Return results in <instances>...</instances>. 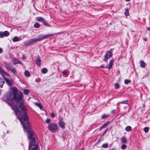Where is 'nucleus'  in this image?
<instances>
[{
    "label": "nucleus",
    "mask_w": 150,
    "mask_h": 150,
    "mask_svg": "<svg viewBox=\"0 0 150 150\" xmlns=\"http://www.w3.org/2000/svg\"><path fill=\"white\" fill-rule=\"evenodd\" d=\"M0 73L3 76L7 75L6 73L1 67H0Z\"/></svg>",
    "instance_id": "6e6552de"
},
{
    "label": "nucleus",
    "mask_w": 150,
    "mask_h": 150,
    "mask_svg": "<svg viewBox=\"0 0 150 150\" xmlns=\"http://www.w3.org/2000/svg\"><path fill=\"white\" fill-rule=\"evenodd\" d=\"M13 63L14 64H16L20 63L21 64L22 63L19 60L17 59H14L13 61Z\"/></svg>",
    "instance_id": "9b49d317"
},
{
    "label": "nucleus",
    "mask_w": 150,
    "mask_h": 150,
    "mask_svg": "<svg viewBox=\"0 0 150 150\" xmlns=\"http://www.w3.org/2000/svg\"><path fill=\"white\" fill-rule=\"evenodd\" d=\"M4 78L5 79V80L7 82V83H8V82H9V81L8 79H6V77H4Z\"/></svg>",
    "instance_id": "f704fd0d"
},
{
    "label": "nucleus",
    "mask_w": 150,
    "mask_h": 150,
    "mask_svg": "<svg viewBox=\"0 0 150 150\" xmlns=\"http://www.w3.org/2000/svg\"><path fill=\"white\" fill-rule=\"evenodd\" d=\"M58 125L62 129H64L65 128V123L62 121V119H60Z\"/></svg>",
    "instance_id": "39448f33"
},
{
    "label": "nucleus",
    "mask_w": 150,
    "mask_h": 150,
    "mask_svg": "<svg viewBox=\"0 0 150 150\" xmlns=\"http://www.w3.org/2000/svg\"><path fill=\"white\" fill-rule=\"evenodd\" d=\"M36 64L39 66H40L41 64V60L39 58H37L36 60Z\"/></svg>",
    "instance_id": "1a4fd4ad"
},
{
    "label": "nucleus",
    "mask_w": 150,
    "mask_h": 150,
    "mask_svg": "<svg viewBox=\"0 0 150 150\" xmlns=\"http://www.w3.org/2000/svg\"><path fill=\"white\" fill-rule=\"evenodd\" d=\"M35 104L36 106L38 107L41 110L42 109V106L40 104L37 103H35Z\"/></svg>",
    "instance_id": "aec40b11"
},
{
    "label": "nucleus",
    "mask_w": 150,
    "mask_h": 150,
    "mask_svg": "<svg viewBox=\"0 0 150 150\" xmlns=\"http://www.w3.org/2000/svg\"><path fill=\"white\" fill-rule=\"evenodd\" d=\"M51 116L52 117H54L55 116V115L54 112H52L51 114Z\"/></svg>",
    "instance_id": "7c9ffc66"
},
{
    "label": "nucleus",
    "mask_w": 150,
    "mask_h": 150,
    "mask_svg": "<svg viewBox=\"0 0 150 150\" xmlns=\"http://www.w3.org/2000/svg\"><path fill=\"white\" fill-rule=\"evenodd\" d=\"M9 35V33L7 31H5L4 32H0V37L2 38L4 37H6Z\"/></svg>",
    "instance_id": "423d86ee"
},
{
    "label": "nucleus",
    "mask_w": 150,
    "mask_h": 150,
    "mask_svg": "<svg viewBox=\"0 0 150 150\" xmlns=\"http://www.w3.org/2000/svg\"><path fill=\"white\" fill-rule=\"evenodd\" d=\"M102 147L103 148H106L108 147V144L107 143L103 144L102 145Z\"/></svg>",
    "instance_id": "cd10ccee"
},
{
    "label": "nucleus",
    "mask_w": 150,
    "mask_h": 150,
    "mask_svg": "<svg viewBox=\"0 0 150 150\" xmlns=\"http://www.w3.org/2000/svg\"><path fill=\"white\" fill-rule=\"evenodd\" d=\"M147 29L148 30L150 31V27L147 28Z\"/></svg>",
    "instance_id": "4c0bfd02"
},
{
    "label": "nucleus",
    "mask_w": 150,
    "mask_h": 150,
    "mask_svg": "<svg viewBox=\"0 0 150 150\" xmlns=\"http://www.w3.org/2000/svg\"><path fill=\"white\" fill-rule=\"evenodd\" d=\"M125 15L126 16H128L129 15V10L128 8H126L125 9Z\"/></svg>",
    "instance_id": "4468645a"
},
{
    "label": "nucleus",
    "mask_w": 150,
    "mask_h": 150,
    "mask_svg": "<svg viewBox=\"0 0 150 150\" xmlns=\"http://www.w3.org/2000/svg\"><path fill=\"white\" fill-rule=\"evenodd\" d=\"M122 103L124 104H127V100H125L122 101Z\"/></svg>",
    "instance_id": "473e14b6"
},
{
    "label": "nucleus",
    "mask_w": 150,
    "mask_h": 150,
    "mask_svg": "<svg viewBox=\"0 0 150 150\" xmlns=\"http://www.w3.org/2000/svg\"><path fill=\"white\" fill-rule=\"evenodd\" d=\"M29 91L28 90L26 89L24 90V93L25 95H27L29 93Z\"/></svg>",
    "instance_id": "b1692460"
},
{
    "label": "nucleus",
    "mask_w": 150,
    "mask_h": 150,
    "mask_svg": "<svg viewBox=\"0 0 150 150\" xmlns=\"http://www.w3.org/2000/svg\"><path fill=\"white\" fill-rule=\"evenodd\" d=\"M140 66L142 67H144L146 66V64L142 60L140 61Z\"/></svg>",
    "instance_id": "f8f14e48"
},
{
    "label": "nucleus",
    "mask_w": 150,
    "mask_h": 150,
    "mask_svg": "<svg viewBox=\"0 0 150 150\" xmlns=\"http://www.w3.org/2000/svg\"><path fill=\"white\" fill-rule=\"evenodd\" d=\"M132 128L130 126H127L125 128V129L127 132H129L132 130Z\"/></svg>",
    "instance_id": "f3484780"
},
{
    "label": "nucleus",
    "mask_w": 150,
    "mask_h": 150,
    "mask_svg": "<svg viewBox=\"0 0 150 150\" xmlns=\"http://www.w3.org/2000/svg\"><path fill=\"white\" fill-rule=\"evenodd\" d=\"M107 117V116L105 115H103L102 116V119H105Z\"/></svg>",
    "instance_id": "2f4dec72"
},
{
    "label": "nucleus",
    "mask_w": 150,
    "mask_h": 150,
    "mask_svg": "<svg viewBox=\"0 0 150 150\" xmlns=\"http://www.w3.org/2000/svg\"><path fill=\"white\" fill-rule=\"evenodd\" d=\"M144 40L145 41H146L147 40V38H145L144 39Z\"/></svg>",
    "instance_id": "58836bf2"
},
{
    "label": "nucleus",
    "mask_w": 150,
    "mask_h": 150,
    "mask_svg": "<svg viewBox=\"0 0 150 150\" xmlns=\"http://www.w3.org/2000/svg\"><path fill=\"white\" fill-rule=\"evenodd\" d=\"M143 106L144 107L145 106V105H143Z\"/></svg>",
    "instance_id": "79ce46f5"
},
{
    "label": "nucleus",
    "mask_w": 150,
    "mask_h": 150,
    "mask_svg": "<svg viewBox=\"0 0 150 150\" xmlns=\"http://www.w3.org/2000/svg\"><path fill=\"white\" fill-rule=\"evenodd\" d=\"M41 71L42 73L43 74L46 73H47V69L45 68H43L42 69Z\"/></svg>",
    "instance_id": "412c9836"
},
{
    "label": "nucleus",
    "mask_w": 150,
    "mask_h": 150,
    "mask_svg": "<svg viewBox=\"0 0 150 150\" xmlns=\"http://www.w3.org/2000/svg\"><path fill=\"white\" fill-rule=\"evenodd\" d=\"M121 140L122 142L124 144L127 143V139L125 137H123L121 138Z\"/></svg>",
    "instance_id": "9d476101"
},
{
    "label": "nucleus",
    "mask_w": 150,
    "mask_h": 150,
    "mask_svg": "<svg viewBox=\"0 0 150 150\" xmlns=\"http://www.w3.org/2000/svg\"><path fill=\"white\" fill-rule=\"evenodd\" d=\"M125 1L127 2H129L130 1V0H125Z\"/></svg>",
    "instance_id": "a19ab883"
},
{
    "label": "nucleus",
    "mask_w": 150,
    "mask_h": 150,
    "mask_svg": "<svg viewBox=\"0 0 150 150\" xmlns=\"http://www.w3.org/2000/svg\"><path fill=\"white\" fill-rule=\"evenodd\" d=\"M18 89L16 88H12L11 91L8 93L6 96L7 99L10 101L9 104L12 109L15 110L16 116L21 123L23 125L24 129L26 130L28 138L30 140L28 150H30L31 147L32 150H38V146L35 144V136L34 135V132L31 128L28 121L29 118L25 112L26 109L25 106L22 103L19 102L23 97L22 92L20 94H17Z\"/></svg>",
    "instance_id": "f257e3e1"
},
{
    "label": "nucleus",
    "mask_w": 150,
    "mask_h": 150,
    "mask_svg": "<svg viewBox=\"0 0 150 150\" xmlns=\"http://www.w3.org/2000/svg\"><path fill=\"white\" fill-rule=\"evenodd\" d=\"M41 40V38H33L30 40L28 42L29 43L32 44L40 41Z\"/></svg>",
    "instance_id": "0eeeda50"
},
{
    "label": "nucleus",
    "mask_w": 150,
    "mask_h": 150,
    "mask_svg": "<svg viewBox=\"0 0 150 150\" xmlns=\"http://www.w3.org/2000/svg\"><path fill=\"white\" fill-rule=\"evenodd\" d=\"M62 73L64 75H66V71H64L62 72Z\"/></svg>",
    "instance_id": "72a5a7b5"
},
{
    "label": "nucleus",
    "mask_w": 150,
    "mask_h": 150,
    "mask_svg": "<svg viewBox=\"0 0 150 150\" xmlns=\"http://www.w3.org/2000/svg\"><path fill=\"white\" fill-rule=\"evenodd\" d=\"M115 88L116 89H117L120 88V85L119 83H116L115 84Z\"/></svg>",
    "instance_id": "5701e85b"
},
{
    "label": "nucleus",
    "mask_w": 150,
    "mask_h": 150,
    "mask_svg": "<svg viewBox=\"0 0 150 150\" xmlns=\"http://www.w3.org/2000/svg\"><path fill=\"white\" fill-rule=\"evenodd\" d=\"M112 65V60H111L108 66V68L110 69L111 68Z\"/></svg>",
    "instance_id": "dca6fc26"
},
{
    "label": "nucleus",
    "mask_w": 150,
    "mask_h": 150,
    "mask_svg": "<svg viewBox=\"0 0 150 150\" xmlns=\"http://www.w3.org/2000/svg\"><path fill=\"white\" fill-rule=\"evenodd\" d=\"M81 150H84V149H81Z\"/></svg>",
    "instance_id": "37998d69"
},
{
    "label": "nucleus",
    "mask_w": 150,
    "mask_h": 150,
    "mask_svg": "<svg viewBox=\"0 0 150 150\" xmlns=\"http://www.w3.org/2000/svg\"><path fill=\"white\" fill-rule=\"evenodd\" d=\"M107 129H106L105 130V131H104V133H105L107 132Z\"/></svg>",
    "instance_id": "ea45409f"
},
{
    "label": "nucleus",
    "mask_w": 150,
    "mask_h": 150,
    "mask_svg": "<svg viewBox=\"0 0 150 150\" xmlns=\"http://www.w3.org/2000/svg\"><path fill=\"white\" fill-rule=\"evenodd\" d=\"M19 38L17 37H14L13 39V42H15L19 41Z\"/></svg>",
    "instance_id": "2eb2a0df"
},
{
    "label": "nucleus",
    "mask_w": 150,
    "mask_h": 150,
    "mask_svg": "<svg viewBox=\"0 0 150 150\" xmlns=\"http://www.w3.org/2000/svg\"><path fill=\"white\" fill-rule=\"evenodd\" d=\"M131 80H128V79H125V84H128V83H130L131 82Z\"/></svg>",
    "instance_id": "a878e982"
},
{
    "label": "nucleus",
    "mask_w": 150,
    "mask_h": 150,
    "mask_svg": "<svg viewBox=\"0 0 150 150\" xmlns=\"http://www.w3.org/2000/svg\"><path fill=\"white\" fill-rule=\"evenodd\" d=\"M51 121L50 119L47 118L45 120L46 122L47 123H50Z\"/></svg>",
    "instance_id": "c756f323"
},
{
    "label": "nucleus",
    "mask_w": 150,
    "mask_h": 150,
    "mask_svg": "<svg viewBox=\"0 0 150 150\" xmlns=\"http://www.w3.org/2000/svg\"><path fill=\"white\" fill-rule=\"evenodd\" d=\"M112 56V52H107L104 56V61H106L109 58Z\"/></svg>",
    "instance_id": "20e7f679"
},
{
    "label": "nucleus",
    "mask_w": 150,
    "mask_h": 150,
    "mask_svg": "<svg viewBox=\"0 0 150 150\" xmlns=\"http://www.w3.org/2000/svg\"><path fill=\"white\" fill-rule=\"evenodd\" d=\"M34 27L35 28H38L40 27V24L38 23H36L34 25Z\"/></svg>",
    "instance_id": "4be33fe9"
},
{
    "label": "nucleus",
    "mask_w": 150,
    "mask_h": 150,
    "mask_svg": "<svg viewBox=\"0 0 150 150\" xmlns=\"http://www.w3.org/2000/svg\"><path fill=\"white\" fill-rule=\"evenodd\" d=\"M9 71L14 74H16L17 73L16 71L15 70V69L13 68H10L9 69Z\"/></svg>",
    "instance_id": "ddd939ff"
},
{
    "label": "nucleus",
    "mask_w": 150,
    "mask_h": 150,
    "mask_svg": "<svg viewBox=\"0 0 150 150\" xmlns=\"http://www.w3.org/2000/svg\"><path fill=\"white\" fill-rule=\"evenodd\" d=\"M24 74L25 76L27 77L30 76V73L28 71H26L25 73Z\"/></svg>",
    "instance_id": "a211bd4d"
},
{
    "label": "nucleus",
    "mask_w": 150,
    "mask_h": 150,
    "mask_svg": "<svg viewBox=\"0 0 150 150\" xmlns=\"http://www.w3.org/2000/svg\"><path fill=\"white\" fill-rule=\"evenodd\" d=\"M3 52L2 49L0 48V53H1Z\"/></svg>",
    "instance_id": "c9c22d12"
},
{
    "label": "nucleus",
    "mask_w": 150,
    "mask_h": 150,
    "mask_svg": "<svg viewBox=\"0 0 150 150\" xmlns=\"http://www.w3.org/2000/svg\"><path fill=\"white\" fill-rule=\"evenodd\" d=\"M48 128L51 132H54L58 130L59 127L56 124L51 123L49 125Z\"/></svg>",
    "instance_id": "f03ea898"
},
{
    "label": "nucleus",
    "mask_w": 150,
    "mask_h": 150,
    "mask_svg": "<svg viewBox=\"0 0 150 150\" xmlns=\"http://www.w3.org/2000/svg\"><path fill=\"white\" fill-rule=\"evenodd\" d=\"M54 34H49L44 36L42 38V39H45L47 38V37L51 36L52 35H53Z\"/></svg>",
    "instance_id": "bb28decb"
},
{
    "label": "nucleus",
    "mask_w": 150,
    "mask_h": 150,
    "mask_svg": "<svg viewBox=\"0 0 150 150\" xmlns=\"http://www.w3.org/2000/svg\"><path fill=\"white\" fill-rule=\"evenodd\" d=\"M109 123V122H108L105 124L103 125L100 128V129L104 127H106Z\"/></svg>",
    "instance_id": "6ab92c4d"
},
{
    "label": "nucleus",
    "mask_w": 150,
    "mask_h": 150,
    "mask_svg": "<svg viewBox=\"0 0 150 150\" xmlns=\"http://www.w3.org/2000/svg\"><path fill=\"white\" fill-rule=\"evenodd\" d=\"M144 130L145 132L147 133L148 132L149 128L148 127H145L144 129Z\"/></svg>",
    "instance_id": "393cba45"
},
{
    "label": "nucleus",
    "mask_w": 150,
    "mask_h": 150,
    "mask_svg": "<svg viewBox=\"0 0 150 150\" xmlns=\"http://www.w3.org/2000/svg\"><path fill=\"white\" fill-rule=\"evenodd\" d=\"M127 147V146L125 144H123L121 146V148L122 149H124L126 148Z\"/></svg>",
    "instance_id": "c85d7f7f"
},
{
    "label": "nucleus",
    "mask_w": 150,
    "mask_h": 150,
    "mask_svg": "<svg viewBox=\"0 0 150 150\" xmlns=\"http://www.w3.org/2000/svg\"><path fill=\"white\" fill-rule=\"evenodd\" d=\"M36 20L40 22L43 23V24L46 26H50V25L48 24L46 22L45 20L42 17H38L36 18Z\"/></svg>",
    "instance_id": "7ed1b4c3"
},
{
    "label": "nucleus",
    "mask_w": 150,
    "mask_h": 150,
    "mask_svg": "<svg viewBox=\"0 0 150 150\" xmlns=\"http://www.w3.org/2000/svg\"><path fill=\"white\" fill-rule=\"evenodd\" d=\"M22 58L23 59H25L26 58V57L25 56L23 55Z\"/></svg>",
    "instance_id": "e433bc0d"
}]
</instances>
